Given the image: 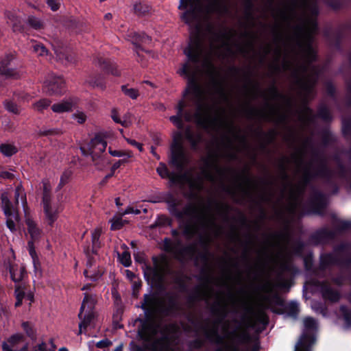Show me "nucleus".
Returning <instances> with one entry per match:
<instances>
[{
	"instance_id": "2f4dec72",
	"label": "nucleus",
	"mask_w": 351,
	"mask_h": 351,
	"mask_svg": "<svg viewBox=\"0 0 351 351\" xmlns=\"http://www.w3.org/2000/svg\"><path fill=\"white\" fill-rule=\"evenodd\" d=\"M133 11L134 14L138 17L150 16L154 12L152 8L149 5L141 1L134 3Z\"/></svg>"
},
{
	"instance_id": "bf43d9fd",
	"label": "nucleus",
	"mask_w": 351,
	"mask_h": 351,
	"mask_svg": "<svg viewBox=\"0 0 351 351\" xmlns=\"http://www.w3.org/2000/svg\"><path fill=\"white\" fill-rule=\"evenodd\" d=\"M71 176H72L71 171H70V170L64 171L60 177V183L58 186V190L61 189L65 184H66L69 182Z\"/></svg>"
},
{
	"instance_id": "bb28decb",
	"label": "nucleus",
	"mask_w": 351,
	"mask_h": 351,
	"mask_svg": "<svg viewBox=\"0 0 351 351\" xmlns=\"http://www.w3.org/2000/svg\"><path fill=\"white\" fill-rule=\"evenodd\" d=\"M297 113L301 131L308 130L314 120L312 110L306 106H304L297 111Z\"/></svg>"
},
{
	"instance_id": "a18cd8bd",
	"label": "nucleus",
	"mask_w": 351,
	"mask_h": 351,
	"mask_svg": "<svg viewBox=\"0 0 351 351\" xmlns=\"http://www.w3.org/2000/svg\"><path fill=\"white\" fill-rule=\"evenodd\" d=\"M274 53L273 46L271 43H266L261 47V51L259 52V62L263 64L266 60L267 56L270 53Z\"/></svg>"
},
{
	"instance_id": "0eeeda50",
	"label": "nucleus",
	"mask_w": 351,
	"mask_h": 351,
	"mask_svg": "<svg viewBox=\"0 0 351 351\" xmlns=\"http://www.w3.org/2000/svg\"><path fill=\"white\" fill-rule=\"evenodd\" d=\"M260 96L266 102L263 108H258L250 106L249 103L242 106L241 110L248 119L257 118L276 124H282L285 128V141L290 145H294L299 140L298 131L287 125L289 117L292 110L293 101L289 96L280 93L276 87L272 85L260 92Z\"/></svg>"
},
{
	"instance_id": "cd10ccee",
	"label": "nucleus",
	"mask_w": 351,
	"mask_h": 351,
	"mask_svg": "<svg viewBox=\"0 0 351 351\" xmlns=\"http://www.w3.org/2000/svg\"><path fill=\"white\" fill-rule=\"evenodd\" d=\"M135 40L133 41V44L136 46V53L139 57L145 58V55L149 58H155L157 56L152 51L145 50L143 47L138 44V41H143L144 39L150 40L149 37L145 34L140 35L138 34H134V36Z\"/></svg>"
},
{
	"instance_id": "393cba45",
	"label": "nucleus",
	"mask_w": 351,
	"mask_h": 351,
	"mask_svg": "<svg viewBox=\"0 0 351 351\" xmlns=\"http://www.w3.org/2000/svg\"><path fill=\"white\" fill-rule=\"evenodd\" d=\"M84 84L91 88H97L101 91L106 90L107 86L104 75L99 72H91L87 74Z\"/></svg>"
},
{
	"instance_id": "b1692460",
	"label": "nucleus",
	"mask_w": 351,
	"mask_h": 351,
	"mask_svg": "<svg viewBox=\"0 0 351 351\" xmlns=\"http://www.w3.org/2000/svg\"><path fill=\"white\" fill-rule=\"evenodd\" d=\"M14 259V252L12 249H10L8 251V258L4 261L3 265L6 269H9L12 280L15 282H19L23 278L25 268L23 267H21L19 270L15 268V266L13 264Z\"/></svg>"
},
{
	"instance_id": "e433bc0d",
	"label": "nucleus",
	"mask_w": 351,
	"mask_h": 351,
	"mask_svg": "<svg viewBox=\"0 0 351 351\" xmlns=\"http://www.w3.org/2000/svg\"><path fill=\"white\" fill-rule=\"evenodd\" d=\"M32 48L33 52L40 58H47L50 56L49 51L41 43L33 41Z\"/></svg>"
},
{
	"instance_id": "7ed1b4c3",
	"label": "nucleus",
	"mask_w": 351,
	"mask_h": 351,
	"mask_svg": "<svg viewBox=\"0 0 351 351\" xmlns=\"http://www.w3.org/2000/svg\"><path fill=\"white\" fill-rule=\"evenodd\" d=\"M221 152L222 148L208 151L207 156L202 160L200 175L193 177L189 173H171L169 180L174 184H188L193 195L196 196L203 189L204 179H206L214 184H219L223 191L239 203L245 199L253 200L254 191L259 189V203H270L274 197L276 178L269 176L257 182L248 176L247 168L238 172L229 167H221L219 165L220 158L234 160L237 158L238 153L234 157H229L221 154Z\"/></svg>"
},
{
	"instance_id": "39448f33",
	"label": "nucleus",
	"mask_w": 351,
	"mask_h": 351,
	"mask_svg": "<svg viewBox=\"0 0 351 351\" xmlns=\"http://www.w3.org/2000/svg\"><path fill=\"white\" fill-rule=\"evenodd\" d=\"M229 261L223 259L221 274L217 276L207 275L201 285L194 290L193 298L195 300H204L210 297L213 285L225 289L228 298L233 302H239L245 305L243 307H265L268 300L267 295L272 291L273 285L271 281L265 280L261 285H255L253 281L244 285L242 273L239 271L232 276L230 269Z\"/></svg>"
},
{
	"instance_id": "a211bd4d",
	"label": "nucleus",
	"mask_w": 351,
	"mask_h": 351,
	"mask_svg": "<svg viewBox=\"0 0 351 351\" xmlns=\"http://www.w3.org/2000/svg\"><path fill=\"white\" fill-rule=\"evenodd\" d=\"M15 53H8L0 59V75L6 78L17 80L21 76V72L17 68L10 67L12 62L16 59Z\"/></svg>"
},
{
	"instance_id": "338daca9",
	"label": "nucleus",
	"mask_w": 351,
	"mask_h": 351,
	"mask_svg": "<svg viewBox=\"0 0 351 351\" xmlns=\"http://www.w3.org/2000/svg\"><path fill=\"white\" fill-rule=\"evenodd\" d=\"M204 341L199 338L195 339L191 341L189 343V346L191 349L199 350L204 346Z\"/></svg>"
},
{
	"instance_id": "c756f323",
	"label": "nucleus",
	"mask_w": 351,
	"mask_h": 351,
	"mask_svg": "<svg viewBox=\"0 0 351 351\" xmlns=\"http://www.w3.org/2000/svg\"><path fill=\"white\" fill-rule=\"evenodd\" d=\"M5 15L8 20V23L12 25L14 32H22L23 31L21 20L20 17L17 16L15 10H7L5 12Z\"/></svg>"
},
{
	"instance_id": "6ab92c4d",
	"label": "nucleus",
	"mask_w": 351,
	"mask_h": 351,
	"mask_svg": "<svg viewBox=\"0 0 351 351\" xmlns=\"http://www.w3.org/2000/svg\"><path fill=\"white\" fill-rule=\"evenodd\" d=\"M51 45L57 61L64 65L73 64L77 62L75 56L68 50L61 40L55 39Z\"/></svg>"
},
{
	"instance_id": "9d476101",
	"label": "nucleus",
	"mask_w": 351,
	"mask_h": 351,
	"mask_svg": "<svg viewBox=\"0 0 351 351\" xmlns=\"http://www.w3.org/2000/svg\"><path fill=\"white\" fill-rule=\"evenodd\" d=\"M304 328L302 334L295 344L294 351H312L317 341L319 331L318 321L310 316L303 319Z\"/></svg>"
},
{
	"instance_id": "603ef678",
	"label": "nucleus",
	"mask_w": 351,
	"mask_h": 351,
	"mask_svg": "<svg viewBox=\"0 0 351 351\" xmlns=\"http://www.w3.org/2000/svg\"><path fill=\"white\" fill-rule=\"evenodd\" d=\"M122 247L125 250V251L121 254H118L121 263L125 266L128 267L131 264V258L130 254L127 250L128 247L126 245L123 244Z\"/></svg>"
},
{
	"instance_id": "13d9d810",
	"label": "nucleus",
	"mask_w": 351,
	"mask_h": 351,
	"mask_svg": "<svg viewBox=\"0 0 351 351\" xmlns=\"http://www.w3.org/2000/svg\"><path fill=\"white\" fill-rule=\"evenodd\" d=\"M107 74H110L113 76L119 77L121 76V71L118 69V66L111 61L108 63L106 69L104 71Z\"/></svg>"
},
{
	"instance_id": "4d7b16f0",
	"label": "nucleus",
	"mask_w": 351,
	"mask_h": 351,
	"mask_svg": "<svg viewBox=\"0 0 351 351\" xmlns=\"http://www.w3.org/2000/svg\"><path fill=\"white\" fill-rule=\"evenodd\" d=\"M97 300L95 295L85 294L81 307H94L97 305Z\"/></svg>"
},
{
	"instance_id": "6e6552de",
	"label": "nucleus",
	"mask_w": 351,
	"mask_h": 351,
	"mask_svg": "<svg viewBox=\"0 0 351 351\" xmlns=\"http://www.w3.org/2000/svg\"><path fill=\"white\" fill-rule=\"evenodd\" d=\"M212 311L220 310H244L239 319H233L234 328L231 332L239 344H247L252 341L250 330L256 334L265 330L269 324V317L264 308H208Z\"/></svg>"
},
{
	"instance_id": "f8f14e48",
	"label": "nucleus",
	"mask_w": 351,
	"mask_h": 351,
	"mask_svg": "<svg viewBox=\"0 0 351 351\" xmlns=\"http://www.w3.org/2000/svg\"><path fill=\"white\" fill-rule=\"evenodd\" d=\"M162 250L171 254L176 259L184 261L193 258L196 247L193 244L183 245L179 239L172 241L169 238H165L163 241Z\"/></svg>"
},
{
	"instance_id": "a878e982",
	"label": "nucleus",
	"mask_w": 351,
	"mask_h": 351,
	"mask_svg": "<svg viewBox=\"0 0 351 351\" xmlns=\"http://www.w3.org/2000/svg\"><path fill=\"white\" fill-rule=\"evenodd\" d=\"M171 160L173 164L180 170L186 166L189 159L184 153L183 145H178L177 147L171 148Z\"/></svg>"
},
{
	"instance_id": "2eb2a0df",
	"label": "nucleus",
	"mask_w": 351,
	"mask_h": 351,
	"mask_svg": "<svg viewBox=\"0 0 351 351\" xmlns=\"http://www.w3.org/2000/svg\"><path fill=\"white\" fill-rule=\"evenodd\" d=\"M106 147L107 142L99 135L95 136L89 143L90 156L94 165L100 169L110 163L106 154H104Z\"/></svg>"
},
{
	"instance_id": "423d86ee",
	"label": "nucleus",
	"mask_w": 351,
	"mask_h": 351,
	"mask_svg": "<svg viewBox=\"0 0 351 351\" xmlns=\"http://www.w3.org/2000/svg\"><path fill=\"white\" fill-rule=\"evenodd\" d=\"M165 202L171 215L177 219H182L186 216L191 218L183 225L182 233L187 239L195 235L208 237L207 234L218 238L223 234V226L217 222V215L223 221H228L230 208L226 203L210 199L207 205L198 206L191 203L182 207L183 201L173 196L167 198Z\"/></svg>"
},
{
	"instance_id": "69168bd1",
	"label": "nucleus",
	"mask_w": 351,
	"mask_h": 351,
	"mask_svg": "<svg viewBox=\"0 0 351 351\" xmlns=\"http://www.w3.org/2000/svg\"><path fill=\"white\" fill-rule=\"evenodd\" d=\"M318 116L325 121L331 119L330 112L326 106H321L318 110Z\"/></svg>"
},
{
	"instance_id": "79ce46f5",
	"label": "nucleus",
	"mask_w": 351,
	"mask_h": 351,
	"mask_svg": "<svg viewBox=\"0 0 351 351\" xmlns=\"http://www.w3.org/2000/svg\"><path fill=\"white\" fill-rule=\"evenodd\" d=\"M62 134V131L58 128L39 129L36 131V135L38 138L43 136H60Z\"/></svg>"
},
{
	"instance_id": "473e14b6",
	"label": "nucleus",
	"mask_w": 351,
	"mask_h": 351,
	"mask_svg": "<svg viewBox=\"0 0 351 351\" xmlns=\"http://www.w3.org/2000/svg\"><path fill=\"white\" fill-rule=\"evenodd\" d=\"M321 289L323 298L325 300H329L332 302H337L339 300L340 295L339 292L332 289L328 283L323 282L321 285Z\"/></svg>"
},
{
	"instance_id": "f257e3e1",
	"label": "nucleus",
	"mask_w": 351,
	"mask_h": 351,
	"mask_svg": "<svg viewBox=\"0 0 351 351\" xmlns=\"http://www.w3.org/2000/svg\"><path fill=\"white\" fill-rule=\"evenodd\" d=\"M189 10L181 19L194 27L191 43L184 50L188 61L178 71L188 77L183 97L191 95V100L195 104V112L184 111L186 102L182 99L177 106L178 114L169 119L178 129L183 128L182 117L186 121H194L205 129L218 132L226 131L215 149L222 148L221 154L234 157L242 153L254 162L257 150L247 141L245 132L232 120L226 116V109L219 106L221 101H227L228 96L223 82L218 79L219 71L212 62L213 57L226 58L234 55L232 38L234 32L230 29L215 30L208 22L209 15L215 13L223 16L228 12L226 0H180L178 8Z\"/></svg>"
},
{
	"instance_id": "de8ad7c7",
	"label": "nucleus",
	"mask_w": 351,
	"mask_h": 351,
	"mask_svg": "<svg viewBox=\"0 0 351 351\" xmlns=\"http://www.w3.org/2000/svg\"><path fill=\"white\" fill-rule=\"evenodd\" d=\"M0 152L5 156H11L17 152V148L8 143H3L0 145Z\"/></svg>"
},
{
	"instance_id": "20e7f679",
	"label": "nucleus",
	"mask_w": 351,
	"mask_h": 351,
	"mask_svg": "<svg viewBox=\"0 0 351 351\" xmlns=\"http://www.w3.org/2000/svg\"><path fill=\"white\" fill-rule=\"evenodd\" d=\"M308 143V138L290 156H282L277 161L281 195L288 192L287 210L291 215L295 214L300 203V196L311 178L315 176L329 178L333 175V172L328 169L326 160L322 156H313L309 162H304Z\"/></svg>"
},
{
	"instance_id": "a19ab883",
	"label": "nucleus",
	"mask_w": 351,
	"mask_h": 351,
	"mask_svg": "<svg viewBox=\"0 0 351 351\" xmlns=\"http://www.w3.org/2000/svg\"><path fill=\"white\" fill-rule=\"evenodd\" d=\"M255 134L257 136L262 137L267 144L271 143L276 138L277 132L275 130H271L267 132H263L261 128H257L255 130Z\"/></svg>"
},
{
	"instance_id": "f03ea898",
	"label": "nucleus",
	"mask_w": 351,
	"mask_h": 351,
	"mask_svg": "<svg viewBox=\"0 0 351 351\" xmlns=\"http://www.w3.org/2000/svg\"><path fill=\"white\" fill-rule=\"evenodd\" d=\"M272 5L274 0H267ZM316 0H287L282 8H274L273 17L279 21L271 28L274 60L269 64L272 75L290 71L298 94L305 103L313 96L319 69L311 62L315 53L311 43L317 32Z\"/></svg>"
},
{
	"instance_id": "680f3d73",
	"label": "nucleus",
	"mask_w": 351,
	"mask_h": 351,
	"mask_svg": "<svg viewBox=\"0 0 351 351\" xmlns=\"http://www.w3.org/2000/svg\"><path fill=\"white\" fill-rule=\"evenodd\" d=\"M4 106L10 112L15 114H19L20 113L18 106L11 100H5L4 101Z\"/></svg>"
},
{
	"instance_id": "37998d69",
	"label": "nucleus",
	"mask_w": 351,
	"mask_h": 351,
	"mask_svg": "<svg viewBox=\"0 0 351 351\" xmlns=\"http://www.w3.org/2000/svg\"><path fill=\"white\" fill-rule=\"evenodd\" d=\"M43 184V203L51 202V185L47 179L42 181Z\"/></svg>"
},
{
	"instance_id": "ea45409f",
	"label": "nucleus",
	"mask_w": 351,
	"mask_h": 351,
	"mask_svg": "<svg viewBox=\"0 0 351 351\" xmlns=\"http://www.w3.org/2000/svg\"><path fill=\"white\" fill-rule=\"evenodd\" d=\"M73 103L69 101H62V102L55 104L51 106V110L56 113H63L71 111Z\"/></svg>"
},
{
	"instance_id": "052dcab7",
	"label": "nucleus",
	"mask_w": 351,
	"mask_h": 351,
	"mask_svg": "<svg viewBox=\"0 0 351 351\" xmlns=\"http://www.w3.org/2000/svg\"><path fill=\"white\" fill-rule=\"evenodd\" d=\"M51 104V101L47 99H43L34 104V108L38 111L42 112L43 110L47 108Z\"/></svg>"
},
{
	"instance_id": "dca6fc26",
	"label": "nucleus",
	"mask_w": 351,
	"mask_h": 351,
	"mask_svg": "<svg viewBox=\"0 0 351 351\" xmlns=\"http://www.w3.org/2000/svg\"><path fill=\"white\" fill-rule=\"evenodd\" d=\"M317 313L321 314L324 317L330 318L335 322L342 321L343 328H351V308H314Z\"/></svg>"
},
{
	"instance_id": "c9c22d12",
	"label": "nucleus",
	"mask_w": 351,
	"mask_h": 351,
	"mask_svg": "<svg viewBox=\"0 0 351 351\" xmlns=\"http://www.w3.org/2000/svg\"><path fill=\"white\" fill-rule=\"evenodd\" d=\"M267 308H264L267 310ZM276 314H286V316L295 321L298 319L300 308H269Z\"/></svg>"
},
{
	"instance_id": "3c124183",
	"label": "nucleus",
	"mask_w": 351,
	"mask_h": 351,
	"mask_svg": "<svg viewBox=\"0 0 351 351\" xmlns=\"http://www.w3.org/2000/svg\"><path fill=\"white\" fill-rule=\"evenodd\" d=\"M121 91L124 95L132 99H136L139 96V91L136 88H129L128 85L121 86Z\"/></svg>"
},
{
	"instance_id": "9b49d317",
	"label": "nucleus",
	"mask_w": 351,
	"mask_h": 351,
	"mask_svg": "<svg viewBox=\"0 0 351 351\" xmlns=\"http://www.w3.org/2000/svg\"><path fill=\"white\" fill-rule=\"evenodd\" d=\"M179 328L176 324H166L160 331V337L154 338L146 347L150 351H176L173 347Z\"/></svg>"
},
{
	"instance_id": "4be33fe9",
	"label": "nucleus",
	"mask_w": 351,
	"mask_h": 351,
	"mask_svg": "<svg viewBox=\"0 0 351 351\" xmlns=\"http://www.w3.org/2000/svg\"><path fill=\"white\" fill-rule=\"evenodd\" d=\"M44 87L49 95H60L64 90L65 82L60 76L49 75L44 82Z\"/></svg>"
},
{
	"instance_id": "c85d7f7f",
	"label": "nucleus",
	"mask_w": 351,
	"mask_h": 351,
	"mask_svg": "<svg viewBox=\"0 0 351 351\" xmlns=\"http://www.w3.org/2000/svg\"><path fill=\"white\" fill-rule=\"evenodd\" d=\"M135 40L133 41V44L136 46V53L139 57L145 58V55L149 58H155L157 56L152 51L145 50L143 47L138 44V41H143L144 39L150 40L149 37L145 34L140 35L138 34H134V36Z\"/></svg>"
},
{
	"instance_id": "5fc2aeb1",
	"label": "nucleus",
	"mask_w": 351,
	"mask_h": 351,
	"mask_svg": "<svg viewBox=\"0 0 351 351\" xmlns=\"http://www.w3.org/2000/svg\"><path fill=\"white\" fill-rule=\"evenodd\" d=\"M110 62V60L106 59L101 56H95L93 59V63L104 71L108 63Z\"/></svg>"
},
{
	"instance_id": "864d4df0",
	"label": "nucleus",
	"mask_w": 351,
	"mask_h": 351,
	"mask_svg": "<svg viewBox=\"0 0 351 351\" xmlns=\"http://www.w3.org/2000/svg\"><path fill=\"white\" fill-rule=\"evenodd\" d=\"M110 117L112 119L117 123L121 124L122 126L125 128H128L130 125V122L127 121L126 120L121 121L119 117V114L118 110L115 108H112L110 111Z\"/></svg>"
},
{
	"instance_id": "0e129e2a",
	"label": "nucleus",
	"mask_w": 351,
	"mask_h": 351,
	"mask_svg": "<svg viewBox=\"0 0 351 351\" xmlns=\"http://www.w3.org/2000/svg\"><path fill=\"white\" fill-rule=\"evenodd\" d=\"M109 153L112 156L121 157V156H128V158H131L132 156V153L130 151H119V150H112L111 147L108 148Z\"/></svg>"
},
{
	"instance_id": "1a4fd4ad",
	"label": "nucleus",
	"mask_w": 351,
	"mask_h": 351,
	"mask_svg": "<svg viewBox=\"0 0 351 351\" xmlns=\"http://www.w3.org/2000/svg\"><path fill=\"white\" fill-rule=\"evenodd\" d=\"M19 198H21L23 204L25 206L27 204L26 194L21 184L16 187L14 191L16 206H14L10 202L7 193H3L1 195V208L6 217V225L12 232L16 230L17 225L20 221L17 208Z\"/></svg>"
},
{
	"instance_id": "f3484780",
	"label": "nucleus",
	"mask_w": 351,
	"mask_h": 351,
	"mask_svg": "<svg viewBox=\"0 0 351 351\" xmlns=\"http://www.w3.org/2000/svg\"><path fill=\"white\" fill-rule=\"evenodd\" d=\"M189 141L191 145V149L195 150L197 148L198 144L202 141V136L199 132H195L192 130L191 128L188 126L185 128L184 134L181 132H176L173 133V142L171 148L177 147L178 145H183L182 136Z\"/></svg>"
},
{
	"instance_id": "58836bf2",
	"label": "nucleus",
	"mask_w": 351,
	"mask_h": 351,
	"mask_svg": "<svg viewBox=\"0 0 351 351\" xmlns=\"http://www.w3.org/2000/svg\"><path fill=\"white\" fill-rule=\"evenodd\" d=\"M26 23L29 27L36 31H40L45 29V24L43 21L34 16H29Z\"/></svg>"
},
{
	"instance_id": "ddd939ff",
	"label": "nucleus",
	"mask_w": 351,
	"mask_h": 351,
	"mask_svg": "<svg viewBox=\"0 0 351 351\" xmlns=\"http://www.w3.org/2000/svg\"><path fill=\"white\" fill-rule=\"evenodd\" d=\"M144 310L145 317L138 318L136 321L140 322L141 325L138 329V335L142 340L147 341L149 337V333L152 335L156 334V328L154 326V318L155 313L158 311L168 314L171 313L173 310H178L179 308H143Z\"/></svg>"
},
{
	"instance_id": "c03bdc74",
	"label": "nucleus",
	"mask_w": 351,
	"mask_h": 351,
	"mask_svg": "<svg viewBox=\"0 0 351 351\" xmlns=\"http://www.w3.org/2000/svg\"><path fill=\"white\" fill-rule=\"evenodd\" d=\"M158 302V298L156 293L146 294L141 307H157Z\"/></svg>"
},
{
	"instance_id": "7c9ffc66",
	"label": "nucleus",
	"mask_w": 351,
	"mask_h": 351,
	"mask_svg": "<svg viewBox=\"0 0 351 351\" xmlns=\"http://www.w3.org/2000/svg\"><path fill=\"white\" fill-rule=\"evenodd\" d=\"M64 25L66 29L75 34L81 33L85 27V24L73 16L64 20Z\"/></svg>"
},
{
	"instance_id": "774afa93",
	"label": "nucleus",
	"mask_w": 351,
	"mask_h": 351,
	"mask_svg": "<svg viewBox=\"0 0 351 351\" xmlns=\"http://www.w3.org/2000/svg\"><path fill=\"white\" fill-rule=\"evenodd\" d=\"M111 229L112 230H119L123 226L124 222L121 217H114L111 220Z\"/></svg>"
},
{
	"instance_id": "412c9836",
	"label": "nucleus",
	"mask_w": 351,
	"mask_h": 351,
	"mask_svg": "<svg viewBox=\"0 0 351 351\" xmlns=\"http://www.w3.org/2000/svg\"><path fill=\"white\" fill-rule=\"evenodd\" d=\"M153 267H149L148 271L152 274V281L156 284L162 283L168 268V263L165 256L153 257Z\"/></svg>"
},
{
	"instance_id": "6e6d98bb",
	"label": "nucleus",
	"mask_w": 351,
	"mask_h": 351,
	"mask_svg": "<svg viewBox=\"0 0 351 351\" xmlns=\"http://www.w3.org/2000/svg\"><path fill=\"white\" fill-rule=\"evenodd\" d=\"M206 337L210 341L216 344H222L223 343V338L221 337L217 330H213L211 332H206Z\"/></svg>"
},
{
	"instance_id": "aec40b11",
	"label": "nucleus",
	"mask_w": 351,
	"mask_h": 351,
	"mask_svg": "<svg viewBox=\"0 0 351 351\" xmlns=\"http://www.w3.org/2000/svg\"><path fill=\"white\" fill-rule=\"evenodd\" d=\"M242 36L245 40L236 45L237 51L244 57L254 55L256 53L254 49L255 40L257 37L256 34L250 31H245L242 34Z\"/></svg>"
},
{
	"instance_id": "09e8293b",
	"label": "nucleus",
	"mask_w": 351,
	"mask_h": 351,
	"mask_svg": "<svg viewBox=\"0 0 351 351\" xmlns=\"http://www.w3.org/2000/svg\"><path fill=\"white\" fill-rule=\"evenodd\" d=\"M123 314V308H116V311L112 315V324L115 328H122L123 325L120 324L119 322L121 321L122 315Z\"/></svg>"
},
{
	"instance_id": "e2e57ef3",
	"label": "nucleus",
	"mask_w": 351,
	"mask_h": 351,
	"mask_svg": "<svg viewBox=\"0 0 351 351\" xmlns=\"http://www.w3.org/2000/svg\"><path fill=\"white\" fill-rule=\"evenodd\" d=\"M101 234V228H97L92 233V243L93 249L99 247V237Z\"/></svg>"
},
{
	"instance_id": "49530a36",
	"label": "nucleus",
	"mask_w": 351,
	"mask_h": 351,
	"mask_svg": "<svg viewBox=\"0 0 351 351\" xmlns=\"http://www.w3.org/2000/svg\"><path fill=\"white\" fill-rule=\"evenodd\" d=\"M21 326L28 337L32 341L36 340V331L29 322H23Z\"/></svg>"
},
{
	"instance_id": "5701e85b",
	"label": "nucleus",
	"mask_w": 351,
	"mask_h": 351,
	"mask_svg": "<svg viewBox=\"0 0 351 351\" xmlns=\"http://www.w3.org/2000/svg\"><path fill=\"white\" fill-rule=\"evenodd\" d=\"M94 309L95 308H80L78 318L81 322L79 324V330L77 332V335H82L83 330H86L88 326L95 324L97 314Z\"/></svg>"
},
{
	"instance_id": "f704fd0d",
	"label": "nucleus",
	"mask_w": 351,
	"mask_h": 351,
	"mask_svg": "<svg viewBox=\"0 0 351 351\" xmlns=\"http://www.w3.org/2000/svg\"><path fill=\"white\" fill-rule=\"evenodd\" d=\"M43 204L46 219L49 224L52 225L58 218V210L51 206V202H44Z\"/></svg>"
},
{
	"instance_id": "72a5a7b5",
	"label": "nucleus",
	"mask_w": 351,
	"mask_h": 351,
	"mask_svg": "<svg viewBox=\"0 0 351 351\" xmlns=\"http://www.w3.org/2000/svg\"><path fill=\"white\" fill-rule=\"evenodd\" d=\"M25 223L27 227L28 233L30 234L31 240L38 241L41 236L42 230L37 226L35 221L29 217H26Z\"/></svg>"
},
{
	"instance_id": "4468645a",
	"label": "nucleus",
	"mask_w": 351,
	"mask_h": 351,
	"mask_svg": "<svg viewBox=\"0 0 351 351\" xmlns=\"http://www.w3.org/2000/svg\"><path fill=\"white\" fill-rule=\"evenodd\" d=\"M351 263V246L348 244H341L338 246L333 254H326L322 256L321 265L322 267L331 264H337L341 266H348Z\"/></svg>"
},
{
	"instance_id": "8fccbe9b",
	"label": "nucleus",
	"mask_w": 351,
	"mask_h": 351,
	"mask_svg": "<svg viewBox=\"0 0 351 351\" xmlns=\"http://www.w3.org/2000/svg\"><path fill=\"white\" fill-rule=\"evenodd\" d=\"M313 203L315 206H317L320 210H323L326 205V199L324 195L316 193L314 195Z\"/></svg>"
},
{
	"instance_id": "4c0bfd02",
	"label": "nucleus",
	"mask_w": 351,
	"mask_h": 351,
	"mask_svg": "<svg viewBox=\"0 0 351 351\" xmlns=\"http://www.w3.org/2000/svg\"><path fill=\"white\" fill-rule=\"evenodd\" d=\"M25 335L18 332L11 335L5 341L2 343H6L10 350H16L14 348L20 343L25 341Z\"/></svg>"
}]
</instances>
